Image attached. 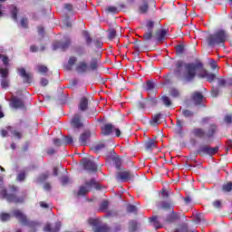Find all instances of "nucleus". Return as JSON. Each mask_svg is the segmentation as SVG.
<instances>
[{
    "label": "nucleus",
    "mask_w": 232,
    "mask_h": 232,
    "mask_svg": "<svg viewBox=\"0 0 232 232\" xmlns=\"http://www.w3.org/2000/svg\"><path fill=\"white\" fill-rule=\"evenodd\" d=\"M218 86H226V80L223 78L218 79Z\"/></svg>",
    "instance_id": "nucleus-54"
},
{
    "label": "nucleus",
    "mask_w": 232,
    "mask_h": 232,
    "mask_svg": "<svg viewBox=\"0 0 232 232\" xmlns=\"http://www.w3.org/2000/svg\"><path fill=\"white\" fill-rule=\"evenodd\" d=\"M0 59H2L4 64H8V58L0 54Z\"/></svg>",
    "instance_id": "nucleus-57"
},
{
    "label": "nucleus",
    "mask_w": 232,
    "mask_h": 232,
    "mask_svg": "<svg viewBox=\"0 0 232 232\" xmlns=\"http://www.w3.org/2000/svg\"><path fill=\"white\" fill-rule=\"evenodd\" d=\"M155 88V83L153 82H147V90L148 92H150V90H153Z\"/></svg>",
    "instance_id": "nucleus-41"
},
{
    "label": "nucleus",
    "mask_w": 232,
    "mask_h": 232,
    "mask_svg": "<svg viewBox=\"0 0 232 232\" xmlns=\"http://www.w3.org/2000/svg\"><path fill=\"white\" fill-rule=\"evenodd\" d=\"M113 162H114L116 168H121V158H114Z\"/></svg>",
    "instance_id": "nucleus-43"
},
{
    "label": "nucleus",
    "mask_w": 232,
    "mask_h": 232,
    "mask_svg": "<svg viewBox=\"0 0 232 232\" xmlns=\"http://www.w3.org/2000/svg\"><path fill=\"white\" fill-rule=\"evenodd\" d=\"M192 133L196 136V137H204L205 132L202 129H194L192 130Z\"/></svg>",
    "instance_id": "nucleus-27"
},
{
    "label": "nucleus",
    "mask_w": 232,
    "mask_h": 232,
    "mask_svg": "<svg viewBox=\"0 0 232 232\" xmlns=\"http://www.w3.org/2000/svg\"><path fill=\"white\" fill-rule=\"evenodd\" d=\"M38 34H39V35H44V28H43V26L38 27Z\"/></svg>",
    "instance_id": "nucleus-60"
},
{
    "label": "nucleus",
    "mask_w": 232,
    "mask_h": 232,
    "mask_svg": "<svg viewBox=\"0 0 232 232\" xmlns=\"http://www.w3.org/2000/svg\"><path fill=\"white\" fill-rule=\"evenodd\" d=\"M162 117V114H156L152 117L151 120V124H153V126H155V124H160V118Z\"/></svg>",
    "instance_id": "nucleus-26"
},
{
    "label": "nucleus",
    "mask_w": 232,
    "mask_h": 232,
    "mask_svg": "<svg viewBox=\"0 0 232 232\" xmlns=\"http://www.w3.org/2000/svg\"><path fill=\"white\" fill-rule=\"evenodd\" d=\"M211 93H212V97H218V88H212Z\"/></svg>",
    "instance_id": "nucleus-48"
},
{
    "label": "nucleus",
    "mask_w": 232,
    "mask_h": 232,
    "mask_svg": "<svg viewBox=\"0 0 232 232\" xmlns=\"http://www.w3.org/2000/svg\"><path fill=\"white\" fill-rule=\"evenodd\" d=\"M2 195L4 198H6L9 202H14V204H19V202H23V198H16L14 194H6V190H3Z\"/></svg>",
    "instance_id": "nucleus-10"
},
{
    "label": "nucleus",
    "mask_w": 232,
    "mask_h": 232,
    "mask_svg": "<svg viewBox=\"0 0 232 232\" xmlns=\"http://www.w3.org/2000/svg\"><path fill=\"white\" fill-rule=\"evenodd\" d=\"M162 101H163V103L165 104V106H171V101L169 100V98L168 96H163Z\"/></svg>",
    "instance_id": "nucleus-35"
},
{
    "label": "nucleus",
    "mask_w": 232,
    "mask_h": 232,
    "mask_svg": "<svg viewBox=\"0 0 232 232\" xmlns=\"http://www.w3.org/2000/svg\"><path fill=\"white\" fill-rule=\"evenodd\" d=\"M140 11L141 14H146V12H148V3H144L142 5H140Z\"/></svg>",
    "instance_id": "nucleus-36"
},
{
    "label": "nucleus",
    "mask_w": 232,
    "mask_h": 232,
    "mask_svg": "<svg viewBox=\"0 0 232 232\" xmlns=\"http://www.w3.org/2000/svg\"><path fill=\"white\" fill-rule=\"evenodd\" d=\"M232 189V183L228 182L223 186V191H231Z\"/></svg>",
    "instance_id": "nucleus-38"
},
{
    "label": "nucleus",
    "mask_w": 232,
    "mask_h": 232,
    "mask_svg": "<svg viewBox=\"0 0 232 232\" xmlns=\"http://www.w3.org/2000/svg\"><path fill=\"white\" fill-rule=\"evenodd\" d=\"M21 25L23 28H26L28 26V20L26 18L22 19Z\"/></svg>",
    "instance_id": "nucleus-50"
},
{
    "label": "nucleus",
    "mask_w": 232,
    "mask_h": 232,
    "mask_svg": "<svg viewBox=\"0 0 232 232\" xmlns=\"http://www.w3.org/2000/svg\"><path fill=\"white\" fill-rule=\"evenodd\" d=\"M61 229V222H57L54 227H52V225H46L44 228V232H59Z\"/></svg>",
    "instance_id": "nucleus-14"
},
{
    "label": "nucleus",
    "mask_w": 232,
    "mask_h": 232,
    "mask_svg": "<svg viewBox=\"0 0 232 232\" xmlns=\"http://www.w3.org/2000/svg\"><path fill=\"white\" fill-rule=\"evenodd\" d=\"M94 44L96 48H102V42L101 40H95Z\"/></svg>",
    "instance_id": "nucleus-51"
},
{
    "label": "nucleus",
    "mask_w": 232,
    "mask_h": 232,
    "mask_svg": "<svg viewBox=\"0 0 232 232\" xmlns=\"http://www.w3.org/2000/svg\"><path fill=\"white\" fill-rule=\"evenodd\" d=\"M107 12H110L111 14H118L119 10L115 6H110L107 8Z\"/></svg>",
    "instance_id": "nucleus-39"
},
{
    "label": "nucleus",
    "mask_w": 232,
    "mask_h": 232,
    "mask_svg": "<svg viewBox=\"0 0 232 232\" xmlns=\"http://www.w3.org/2000/svg\"><path fill=\"white\" fill-rule=\"evenodd\" d=\"M49 176H50V174L48 172L42 174L41 180H46V178Z\"/></svg>",
    "instance_id": "nucleus-59"
},
{
    "label": "nucleus",
    "mask_w": 232,
    "mask_h": 232,
    "mask_svg": "<svg viewBox=\"0 0 232 232\" xmlns=\"http://www.w3.org/2000/svg\"><path fill=\"white\" fill-rule=\"evenodd\" d=\"M11 217L10 214L4 213L0 215V220H2V222H6V220H10Z\"/></svg>",
    "instance_id": "nucleus-33"
},
{
    "label": "nucleus",
    "mask_w": 232,
    "mask_h": 232,
    "mask_svg": "<svg viewBox=\"0 0 232 232\" xmlns=\"http://www.w3.org/2000/svg\"><path fill=\"white\" fill-rule=\"evenodd\" d=\"M7 131L13 135V137H15V139H23V132L17 130V129L14 127H8Z\"/></svg>",
    "instance_id": "nucleus-16"
},
{
    "label": "nucleus",
    "mask_w": 232,
    "mask_h": 232,
    "mask_svg": "<svg viewBox=\"0 0 232 232\" xmlns=\"http://www.w3.org/2000/svg\"><path fill=\"white\" fill-rule=\"evenodd\" d=\"M80 111H86L88 110V99L82 98L79 103Z\"/></svg>",
    "instance_id": "nucleus-20"
},
{
    "label": "nucleus",
    "mask_w": 232,
    "mask_h": 232,
    "mask_svg": "<svg viewBox=\"0 0 232 232\" xmlns=\"http://www.w3.org/2000/svg\"><path fill=\"white\" fill-rule=\"evenodd\" d=\"M227 37L226 32L218 31L214 34H209L207 38V42L209 46H215L216 44L226 43Z\"/></svg>",
    "instance_id": "nucleus-2"
},
{
    "label": "nucleus",
    "mask_w": 232,
    "mask_h": 232,
    "mask_svg": "<svg viewBox=\"0 0 232 232\" xmlns=\"http://www.w3.org/2000/svg\"><path fill=\"white\" fill-rule=\"evenodd\" d=\"M72 125L73 128H82V122H81L80 114H75L72 119Z\"/></svg>",
    "instance_id": "nucleus-17"
},
{
    "label": "nucleus",
    "mask_w": 232,
    "mask_h": 232,
    "mask_svg": "<svg viewBox=\"0 0 232 232\" xmlns=\"http://www.w3.org/2000/svg\"><path fill=\"white\" fill-rule=\"evenodd\" d=\"M75 63H77V58L73 57V56L70 57L69 62H68V65L70 67L68 68V70H72V66H73V64H75Z\"/></svg>",
    "instance_id": "nucleus-31"
},
{
    "label": "nucleus",
    "mask_w": 232,
    "mask_h": 232,
    "mask_svg": "<svg viewBox=\"0 0 232 232\" xmlns=\"http://www.w3.org/2000/svg\"><path fill=\"white\" fill-rule=\"evenodd\" d=\"M90 131H85L80 136V143L82 146H86V142H88V139H90Z\"/></svg>",
    "instance_id": "nucleus-21"
},
{
    "label": "nucleus",
    "mask_w": 232,
    "mask_h": 232,
    "mask_svg": "<svg viewBox=\"0 0 232 232\" xmlns=\"http://www.w3.org/2000/svg\"><path fill=\"white\" fill-rule=\"evenodd\" d=\"M147 150H153L154 148H157V141L153 140H150L145 144Z\"/></svg>",
    "instance_id": "nucleus-24"
},
{
    "label": "nucleus",
    "mask_w": 232,
    "mask_h": 232,
    "mask_svg": "<svg viewBox=\"0 0 232 232\" xmlns=\"http://www.w3.org/2000/svg\"><path fill=\"white\" fill-rule=\"evenodd\" d=\"M113 131H115L116 137H121V130L114 128V129H113Z\"/></svg>",
    "instance_id": "nucleus-64"
},
{
    "label": "nucleus",
    "mask_w": 232,
    "mask_h": 232,
    "mask_svg": "<svg viewBox=\"0 0 232 232\" xmlns=\"http://www.w3.org/2000/svg\"><path fill=\"white\" fill-rule=\"evenodd\" d=\"M218 152V147H209L203 145L199 147L198 153H206V155H215Z\"/></svg>",
    "instance_id": "nucleus-5"
},
{
    "label": "nucleus",
    "mask_w": 232,
    "mask_h": 232,
    "mask_svg": "<svg viewBox=\"0 0 232 232\" xmlns=\"http://www.w3.org/2000/svg\"><path fill=\"white\" fill-rule=\"evenodd\" d=\"M11 106H12V108H23V106H24V103L23 102L22 100L14 96L11 99Z\"/></svg>",
    "instance_id": "nucleus-15"
},
{
    "label": "nucleus",
    "mask_w": 232,
    "mask_h": 232,
    "mask_svg": "<svg viewBox=\"0 0 232 232\" xmlns=\"http://www.w3.org/2000/svg\"><path fill=\"white\" fill-rule=\"evenodd\" d=\"M113 130L115 127L112 124H106L102 128V135H110Z\"/></svg>",
    "instance_id": "nucleus-19"
},
{
    "label": "nucleus",
    "mask_w": 232,
    "mask_h": 232,
    "mask_svg": "<svg viewBox=\"0 0 232 232\" xmlns=\"http://www.w3.org/2000/svg\"><path fill=\"white\" fill-rule=\"evenodd\" d=\"M64 8L69 12H72V10H73V5H72L71 4H65Z\"/></svg>",
    "instance_id": "nucleus-56"
},
{
    "label": "nucleus",
    "mask_w": 232,
    "mask_h": 232,
    "mask_svg": "<svg viewBox=\"0 0 232 232\" xmlns=\"http://www.w3.org/2000/svg\"><path fill=\"white\" fill-rule=\"evenodd\" d=\"M150 222H153V226H154V227H156V229H160V227H162V226H160V224H159V221H157V217L151 218Z\"/></svg>",
    "instance_id": "nucleus-30"
},
{
    "label": "nucleus",
    "mask_w": 232,
    "mask_h": 232,
    "mask_svg": "<svg viewBox=\"0 0 232 232\" xmlns=\"http://www.w3.org/2000/svg\"><path fill=\"white\" fill-rule=\"evenodd\" d=\"M57 48H61L64 52V50H68L70 46V39L66 40L64 44H61V43H57Z\"/></svg>",
    "instance_id": "nucleus-25"
},
{
    "label": "nucleus",
    "mask_w": 232,
    "mask_h": 232,
    "mask_svg": "<svg viewBox=\"0 0 232 232\" xmlns=\"http://www.w3.org/2000/svg\"><path fill=\"white\" fill-rule=\"evenodd\" d=\"M115 35H117V31H115V29H111L109 33V38L115 39Z\"/></svg>",
    "instance_id": "nucleus-44"
},
{
    "label": "nucleus",
    "mask_w": 232,
    "mask_h": 232,
    "mask_svg": "<svg viewBox=\"0 0 232 232\" xmlns=\"http://www.w3.org/2000/svg\"><path fill=\"white\" fill-rule=\"evenodd\" d=\"M161 208H163V209H169V208H171V205L169 202H163Z\"/></svg>",
    "instance_id": "nucleus-55"
},
{
    "label": "nucleus",
    "mask_w": 232,
    "mask_h": 232,
    "mask_svg": "<svg viewBox=\"0 0 232 232\" xmlns=\"http://www.w3.org/2000/svg\"><path fill=\"white\" fill-rule=\"evenodd\" d=\"M11 14H12L13 19H14V21H16L17 20V7H14Z\"/></svg>",
    "instance_id": "nucleus-45"
},
{
    "label": "nucleus",
    "mask_w": 232,
    "mask_h": 232,
    "mask_svg": "<svg viewBox=\"0 0 232 232\" xmlns=\"http://www.w3.org/2000/svg\"><path fill=\"white\" fill-rule=\"evenodd\" d=\"M82 36L84 37L87 44H92V37H90V34H88V32L83 31L82 32Z\"/></svg>",
    "instance_id": "nucleus-29"
},
{
    "label": "nucleus",
    "mask_w": 232,
    "mask_h": 232,
    "mask_svg": "<svg viewBox=\"0 0 232 232\" xmlns=\"http://www.w3.org/2000/svg\"><path fill=\"white\" fill-rule=\"evenodd\" d=\"M116 179L121 180V182H128V180L133 179V174L128 170H123L117 173Z\"/></svg>",
    "instance_id": "nucleus-6"
},
{
    "label": "nucleus",
    "mask_w": 232,
    "mask_h": 232,
    "mask_svg": "<svg viewBox=\"0 0 232 232\" xmlns=\"http://www.w3.org/2000/svg\"><path fill=\"white\" fill-rule=\"evenodd\" d=\"M97 68H99V64L97 63V61H96V60H93V61L91 63L90 66H89V71H90V70H92V71L97 70Z\"/></svg>",
    "instance_id": "nucleus-34"
},
{
    "label": "nucleus",
    "mask_w": 232,
    "mask_h": 232,
    "mask_svg": "<svg viewBox=\"0 0 232 232\" xmlns=\"http://www.w3.org/2000/svg\"><path fill=\"white\" fill-rule=\"evenodd\" d=\"M193 101L195 104H201L202 101H204V96L200 92H195L193 95Z\"/></svg>",
    "instance_id": "nucleus-22"
},
{
    "label": "nucleus",
    "mask_w": 232,
    "mask_h": 232,
    "mask_svg": "<svg viewBox=\"0 0 232 232\" xmlns=\"http://www.w3.org/2000/svg\"><path fill=\"white\" fill-rule=\"evenodd\" d=\"M41 84H42V86H47V85H48V80H46V79H42Z\"/></svg>",
    "instance_id": "nucleus-62"
},
{
    "label": "nucleus",
    "mask_w": 232,
    "mask_h": 232,
    "mask_svg": "<svg viewBox=\"0 0 232 232\" xmlns=\"http://www.w3.org/2000/svg\"><path fill=\"white\" fill-rule=\"evenodd\" d=\"M168 31H166V29H160V31H157L156 35L154 37L156 41H164V38L166 37Z\"/></svg>",
    "instance_id": "nucleus-18"
},
{
    "label": "nucleus",
    "mask_w": 232,
    "mask_h": 232,
    "mask_svg": "<svg viewBox=\"0 0 232 232\" xmlns=\"http://www.w3.org/2000/svg\"><path fill=\"white\" fill-rule=\"evenodd\" d=\"M36 71L43 75H46V73H48V67L39 64L36 66Z\"/></svg>",
    "instance_id": "nucleus-23"
},
{
    "label": "nucleus",
    "mask_w": 232,
    "mask_h": 232,
    "mask_svg": "<svg viewBox=\"0 0 232 232\" xmlns=\"http://www.w3.org/2000/svg\"><path fill=\"white\" fill-rule=\"evenodd\" d=\"M92 188H94L95 189L100 188V186L95 182V179H91L90 181L85 182V186L80 188L78 195H86V193L92 190Z\"/></svg>",
    "instance_id": "nucleus-3"
},
{
    "label": "nucleus",
    "mask_w": 232,
    "mask_h": 232,
    "mask_svg": "<svg viewBox=\"0 0 232 232\" xmlns=\"http://www.w3.org/2000/svg\"><path fill=\"white\" fill-rule=\"evenodd\" d=\"M17 180H19L20 182H23V180H24V172H21L18 174Z\"/></svg>",
    "instance_id": "nucleus-52"
},
{
    "label": "nucleus",
    "mask_w": 232,
    "mask_h": 232,
    "mask_svg": "<svg viewBox=\"0 0 232 232\" xmlns=\"http://www.w3.org/2000/svg\"><path fill=\"white\" fill-rule=\"evenodd\" d=\"M53 144H54V146H61V140L55 139V140H53Z\"/></svg>",
    "instance_id": "nucleus-63"
},
{
    "label": "nucleus",
    "mask_w": 232,
    "mask_h": 232,
    "mask_svg": "<svg viewBox=\"0 0 232 232\" xmlns=\"http://www.w3.org/2000/svg\"><path fill=\"white\" fill-rule=\"evenodd\" d=\"M177 53H182L184 52V45H178L176 47Z\"/></svg>",
    "instance_id": "nucleus-47"
},
{
    "label": "nucleus",
    "mask_w": 232,
    "mask_h": 232,
    "mask_svg": "<svg viewBox=\"0 0 232 232\" xmlns=\"http://www.w3.org/2000/svg\"><path fill=\"white\" fill-rule=\"evenodd\" d=\"M19 75L24 78V82H32V73L26 72V70L24 68H21L18 70Z\"/></svg>",
    "instance_id": "nucleus-12"
},
{
    "label": "nucleus",
    "mask_w": 232,
    "mask_h": 232,
    "mask_svg": "<svg viewBox=\"0 0 232 232\" xmlns=\"http://www.w3.org/2000/svg\"><path fill=\"white\" fill-rule=\"evenodd\" d=\"M127 211L129 213H135L137 211V207L133 206V205H129L127 207Z\"/></svg>",
    "instance_id": "nucleus-37"
},
{
    "label": "nucleus",
    "mask_w": 232,
    "mask_h": 232,
    "mask_svg": "<svg viewBox=\"0 0 232 232\" xmlns=\"http://www.w3.org/2000/svg\"><path fill=\"white\" fill-rule=\"evenodd\" d=\"M0 75L3 77L1 81V86L4 89L8 88L10 82L6 77H8V69H0Z\"/></svg>",
    "instance_id": "nucleus-9"
},
{
    "label": "nucleus",
    "mask_w": 232,
    "mask_h": 232,
    "mask_svg": "<svg viewBox=\"0 0 232 232\" xmlns=\"http://www.w3.org/2000/svg\"><path fill=\"white\" fill-rule=\"evenodd\" d=\"M130 231H135L137 229V221L133 220L130 222Z\"/></svg>",
    "instance_id": "nucleus-40"
},
{
    "label": "nucleus",
    "mask_w": 232,
    "mask_h": 232,
    "mask_svg": "<svg viewBox=\"0 0 232 232\" xmlns=\"http://www.w3.org/2000/svg\"><path fill=\"white\" fill-rule=\"evenodd\" d=\"M82 164L84 169H87L89 171H95V169H97V165H95L93 161L88 160V158H83L82 160Z\"/></svg>",
    "instance_id": "nucleus-8"
},
{
    "label": "nucleus",
    "mask_w": 232,
    "mask_h": 232,
    "mask_svg": "<svg viewBox=\"0 0 232 232\" xmlns=\"http://www.w3.org/2000/svg\"><path fill=\"white\" fill-rule=\"evenodd\" d=\"M155 25V23L149 21L146 24L147 32L143 34V38L145 41H150L151 37H153V26Z\"/></svg>",
    "instance_id": "nucleus-7"
},
{
    "label": "nucleus",
    "mask_w": 232,
    "mask_h": 232,
    "mask_svg": "<svg viewBox=\"0 0 232 232\" xmlns=\"http://www.w3.org/2000/svg\"><path fill=\"white\" fill-rule=\"evenodd\" d=\"M225 121L227 122V124H231V122H232V116L231 115H227L225 117Z\"/></svg>",
    "instance_id": "nucleus-53"
},
{
    "label": "nucleus",
    "mask_w": 232,
    "mask_h": 232,
    "mask_svg": "<svg viewBox=\"0 0 232 232\" xmlns=\"http://www.w3.org/2000/svg\"><path fill=\"white\" fill-rule=\"evenodd\" d=\"M104 143H99L98 145L92 148V151H94V153H99L101 150H104Z\"/></svg>",
    "instance_id": "nucleus-28"
},
{
    "label": "nucleus",
    "mask_w": 232,
    "mask_h": 232,
    "mask_svg": "<svg viewBox=\"0 0 232 232\" xmlns=\"http://www.w3.org/2000/svg\"><path fill=\"white\" fill-rule=\"evenodd\" d=\"M221 204L220 200H216L214 201L213 206L214 208H220Z\"/></svg>",
    "instance_id": "nucleus-58"
},
{
    "label": "nucleus",
    "mask_w": 232,
    "mask_h": 232,
    "mask_svg": "<svg viewBox=\"0 0 232 232\" xmlns=\"http://www.w3.org/2000/svg\"><path fill=\"white\" fill-rule=\"evenodd\" d=\"M64 142H66V144H72L73 142V139L70 136H67L64 138Z\"/></svg>",
    "instance_id": "nucleus-49"
},
{
    "label": "nucleus",
    "mask_w": 232,
    "mask_h": 232,
    "mask_svg": "<svg viewBox=\"0 0 232 232\" xmlns=\"http://www.w3.org/2000/svg\"><path fill=\"white\" fill-rule=\"evenodd\" d=\"M184 117H193V112L189 110H185L182 111Z\"/></svg>",
    "instance_id": "nucleus-42"
},
{
    "label": "nucleus",
    "mask_w": 232,
    "mask_h": 232,
    "mask_svg": "<svg viewBox=\"0 0 232 232\" xmlns=\"http://www.w3.org/2000/svg\"><path fill=\"white\" fill-rule=\"evenodd\" d=\"M176 73L177 75H180V72H182V68H185L186 72L184 74V80L187 82H190L197 76V73L202 78L208 81V82H213L217 76L211 72H208L204 69V65L200 61H196L191 63H184L182 61H179L176 64Z\"/></svg>",
    "instance_id": "nucleus-1"
},
{
    "label": "nucleus",
    "mask_w": 232,
    "mask_h": 232,
    "mask_svg": "<svg viewBox=\"0 0 232 232\" xmlns=\"http://www.w3.org/2000/svg\"><path fill=\"white\" fill-rule=\"evenodd\" d=\"M14 217L17 218L20 222L24 224V226H26L28 224V220L26 219V216L21 212V210H14L13 211Z\"/></svg>",
    "instance_id": "nucleus-11"
},
{
    "label": "nucleus",
    "mask_w": 232,
    "mask_h": 232,
    "mask_svg": "<svg viewBox=\"0 0 232 232\" xmlns=\"http://www.w3.org/2000/svg\"><path fill=\"white\" fill-rule=\"evenodd\" d=\"M51 186H50V183H45L44 185V189H45L46 191H49V189H51Z\"/></svg>",
    "instance_id": "nucleus-61"
},
{
    "label": "nucleus",
    "mask_w": 232,
    "mask_h": 232,
    "mask_svg": "<svg viewBox=\"0 0 232 232\" xmlns=\"http://www.w3.org/2000/svg\"><path fill=\"white\" fill-rule=\"evenodd\" d=\"M210 66L212 70H217V68H218V65L217 64V62H215V60H210Z\"/></svg>",
    "instance_id": "nucleus-46"
},
{
    "label": "nucleus",
    "mask_w": 232,
    "mask_h": 232,
    "mask_svg": "<svg viewBox=\"0 0 232 232\" xmlns=\"http://www.w3.org/2000/svg\"><path fill=\"white\" fill-rule=\"evenodd\" d=\"M76 72L78 73H85V72H90V67L88 66V63L85 62H80L76 65Z\"/></svg>",
    "instance_id": "nucleus-13"
},
{
    "label": "nucleus",
    "mask_w": 232,
    "mask_h": 232,
    "mask_svg": "<svg viewBox=\"0 0 232 232\" xmlns=\"http://www.w3.org/2000/svg\"><path fill=\"white\" fill-rule=\"evenodd\" d=\"M89 224L93 227L94 232H108L110 231V228L107 226H102L101 227V220L90 218L88 220Z\"/></svg>",
    "instance_id": "nucleus-4"
},
{
    "label": "nucleus",
    "mask_w": 232,
    "mask_h": 232,
    "mask_svg": "<svg viewBox=\"0 0 232 232\" xmlns=\"http://www.w3.org/2000/svg\"><path fill=\"white\" fill-rule=\"evenodd\" d=\"M108 206H110V203H108V201H102L100 205V210L106 211V209H108Z\"/></svg>",
    "instance_id": "nucleus-32"
}]
</instances>
